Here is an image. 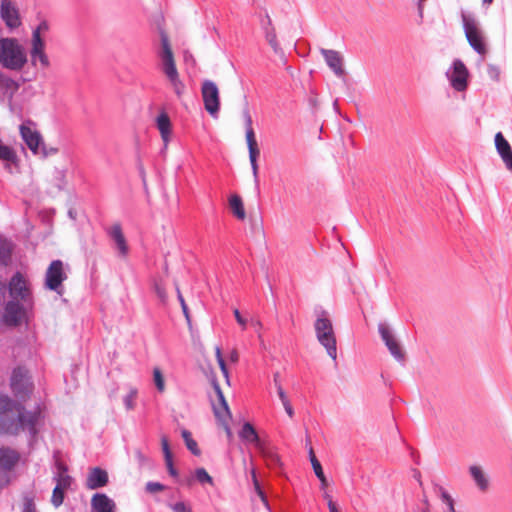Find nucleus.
<instances>
[{
	"label": "nucleus",
	"mask_w": 512,
	"mask_h": 512,
	"mask_svg": "<svg viewBox=\"0 0 512 512\" xmlns=\"http://www.w3.org/2000/svg\"><path fill=\"white\" fill-rule=\"evenodd\" d=\"M40 423V411H24L8 396L0 395V433L16 435L27 430L35 437Z\"/></svg>",
	"instance_id": "f257e3e1"
},
{
	"label": "nucleus",
	"mask_w": 512,
	"mask_h": 512,
	"mask_svg": "<svg viewBox=\"0 0 512 512\" xmlns=\"http://www.w3.org/2000/svg\"><path fill=\"white\" fill-rule=\"evenodd\" d=\"M27 62L24 48L13 38L0 39V63L3 67L18 71Z\"/></svg>",
	"instance_id": "f03ea898"
},
{
	"label": "nucleus",
	"mask_w": 512,
	"mask_h": 512,
	"mask_svg": "<svg viewBox=\"0 0 512 512\" xmlns=\"http://www.w3.org/2000/svg\"><path fill=\"white\" fill-rule=\"evenodd\" d=\"M314 329L318 342L326 349L327 354L333 360L337 358V342L332 321L322 312L314 323Z\"/></svg>",
	"instance_id": "7ed1b4c3"
},
{
	"label": "nucleus",
	"mask_w": 512,
	"mask_h": 512,
	"mask_svg": "<svg viewBox=\"0 0 512 512\" xmlns=\"http://www.w3.org/2000/svg\"><path fill=\"white\" fill-rule=\"evenodd\" d=\"M463 28L465 36L470 46L480 55L487 53L485 37L479 27L478 21L469 15L462 14Z\"/></svg>",
	"instance_id": "20e7f679"
},
{
	"label": "nucleus",
	"mask_w": 512,
	"mask_h": 512,
	"mask_svg": "<svg viewBox=\"0 0 512 512\" xmlns=\"http://www.w3.org/2000/svg\"><path fill=\"white\" fill-rule=\"evenodd\" d=\"M244 121H245V127H246V142L248 146L249 151V160L252 168V173L254 177V182L256 187H259V179H258V164H257V158L260 154V150L258 148V144L255 138V133L252 127V118L249 113V110L245 108L242 112Z\"/></svg>",
	"instance_id": "39448f33"
},
{
	"label": "nucleus",
	"mask_w": 512,
	"mask_h": 512,
	"mask_svg": "<svg viewBox=\"0 0 512 512\" xmlns=\"http://www.w3.org/2000/svg\"><path fill=\"white\" fill-rule=\"evenodd\" d=\"M11 387L16 397L25 400L32 391V382L28 376V371L24 368H16L11 377Z\"/></svg>",
	"instance_id": "423d86ee"
},
{
	"label": "nucleus",
	"mask_w": 512,
	"mask_h": 512,
	"mask_svg": "<svg viewBox=\"0 0 512 512\" xmlns=\"http://www.w3.org/2000/svg\"><path fill=\"white\" fill-rule=\"evenodd\" d=\"M205 109L215 117L220 107L219 90L217 85L211 80H205L201 88Z\"/></svg>",
	"instance_id": "0eeeda50"
},
{
	"label": "nucleus",
	"mask_w": 512,
	"mask_h": 512,
	"mask_svg": "<svg viewBox=\"0 0 512 512\" xmlns=\"http://www.w3.org/2000/svg\"><path fill=\"white\" fill-rule=\"evenodd\" d=\"M66 278L67 274L64 270L63 262L61 260H54L46 271L45 285L48 289L61 294L60 288L62 287V282L66 280Z\"/></svg>",
	"instance_id": "6e6552de"
},
{
	"label": "nucleus",
	"mask_w": 512,
	"mask_h": 512,
	"mask_svg": "<svg viewBox=\"0 0 512 512\" xmlns=\"http://www.w3.org/2000/svg\"><path fill=\"white\" fill-rule=\"evenodd\" d=\"M9 294L12 300L24 302L26 306H32L30 290L20 273H16L9 283Z\"/></svg>",
	"instance_id": "1a4fd4ad"
},
{
	"label": "nucleus",
	"mask_w": 512,
	"mask_h": 512,
	"mask_svg": "<svg viewBox=\"0 0 512 512\" xmlns=\"http://www.w3.org/2000/svg\"><path fill=\"white\" fill-rule=\"evenodd\" d=\"M451 86L457 91H464L467 88L468 69L465 64L456 59L453 62L452 68L446 73Z\"/></svg>",
	"instance_id": "9d476101"
},
{
	"label": "nucleus",
	"mask_w": 512,
	"mask_h": 512,
	"mask_svg": "<svg viewBox=\"0 0 512 512\" xmlns=\"http://www.w3.org/2000/svg\"><path fill=\"white\" fill-rule=\"evenodd\" d=\"M32 306H26L24 302L11 300L6 304L4 321L8 325H18L26 316V312Z\"/></svg>",
	"instance_id": "9b49d317"
},
{
	"label": "nucleus",
	"mask_w": 512,
	"mask_h": 512,
	"mask_svg": "<svg viewBox=\"0 0 512 512\" xmlns=\"http://www.w3.org/2000/svg\"><path fill=\"white\" fill-rule=\"evenodd\" d=\"M378 330L381 335L382 340L387 346L391 355L398 361H402L404 359V351L402 350L401 345L393 335L392 331L388 327V325L384 323H380L378 325Z\"/></svg>",
	"instance_id": "f8f14e48"
},
{
	"label": "nucleus",
	"mask_w": 512,
	"mask_h": 512,
	"mask_svg": "<svg viewBox=\"0 0 512 512\" xmlns=\"http://www.w3.org/2000/svg\"><path fill=\"white\" fill-rule=\"evenodd\" d=\"M320 53L324 57L327 66L337 77L342 78L346 75L344 57L339 51L321 48Z\"/></svg>",
	"instance_id": "ddd939ff"
},
{
	"label": "nucleus",
	"mask_w": 512,
	"mask_h": 512,
	"mask_svg": "<svg viewBox=\"0 0 512 512\" xmlns=\"http://www.w3.org/2000/svg\"><path fill=\"white\" fill-rule=\"evenodd\" d=\"M213 387L218 398V404L213 403L214 415L221 424H225V422H227L231 417L228 403L224 397L220 385L216 381L213 382Z\"/></svg>",
	"instance_id": "4468645a"
},
{
	"label": "nucleus",
	"mask_w": 512,
	"mask_h": 512,
	"mask_svg": "<svg viewBox=\"0 0 512 512\" xmlns=\"http://www.w3.org/2000/svg\"><path fill=\"white\" fill-rule=\"evenodd\" d=\"M494 144L497 153L505 163L507 169L512 171V148L501 132L496 133Z\"/></svg>",
	"instance_id": "2eb2a0df"
},
{
	"label": "nucleus",
	"mask_w": 512,
	"mask_h": 512,
	"mask_svg": "<svg viewBox=\"0 0 512 512\" xmlns=\"http://www.w3.org/2000/svg\"><path fill=\"white\" fill-rule=\"evenodd\" d=\"M108 235L114 242L119 256L125 257L129 252V248L122 232L121 225L119 223L113 224L108 230Z\"/></svg>",
	"instance_id": "dca6fc26"
},
{
	"label": "nucleus",
	"mask_w": 512,
	"mask_h": 512,
	"mask_svg": "<svg viewBox=\"0 0 512 512\" xmlns=\"http://www.w3.org/2000/svg\"><path fill=\"white\" fill-rule=\"evenodd\" d=\"M20 134L23 141L26 143L29 149L34 154H39L40 148L43 145L40 134L36 131L31 130L29 127H26L25 125L20 126Z\"/></svg>",
	"instance_id": "f3484780"
},
{
	"label": "nucleus",
	"mask_w": 512,
	"mask_h": 512,
	"mask_svg": "<svg viewBox=\"0 0 512 512\" xmlns=\"http://www.w3.org/2000/svg\"><path fill=\"white\" fill-rule=\"evenodd\" d=\"M468 471L476 487L481 492H485L489 489V478L484 469L482 468V466L477 464L470 465Z\"/></svg>",
	"instance_id": "a211bd4d"
},
{
	"label": "nucleus",
	"mask_w": 512,
	"mask_h": 512,
	"mask_svg": "<svg viewBox=\"0 0 512 512\" xmlns=\"http://www.w3.org/2000/svg\"><path fill=\"white\" fill-rule=\"evenodd\" d=\"M19 453L9 447L0 448V468L1 471L9 472L19 461Z\"/></svg>",
	"instance_id": "6ab92c4d"
},
{
	"label": "nucleus",
	"mask_w": 512,
	"mask_h": 512,
	"mask_svg": "<svg viewBox=\"0 0 512 512\" xmlns=\"http://www.w3.org/2000/svg\"><path fill=\"white\" fill-rule=\"evenodd\" d=\"M108 483V474L105 470L95 467L88 474L86 486L93 490L105 486Z\"/></svg>",
	"instance_id": "aec40b11"
},
{
	"label": "nucleus",
	"mask_w": 512,
	"mask_h": 512,
	"mask_svg": "<svg viewBox=\"0 0 512 512\" xmlns=\"http://www.w3.org/2000/svg\"><path fill=\"white\" fill-rule=\"evenodd\" d=\"M162 71L167 77L168 81L170 82V85L172 86L177 97H181L184 93L185 85L179 77L176 65L165 67L164 69H162Z\"/></svg>",
	"instance_id": "412c9836"
},
{
	"label": "nucleus",
	"mask_w": 512,
	"mask_h": 512,
	"mask_svg": "<svg viewBox=\"0 0 512 512\" xmlns=\"http://www.w3.org/2000/svg\"><path fill=\"white\" fill-rule=\"evenodd\" d=\"M1 17L9 27H16L19 25L17 10L9 0H2L1 2Z\"/></svg>",
	"instance_id": "4be33fe9"
},
{
	"label": "nucleus",
	"mask_w": 512,
	"mask_h": 512,
	"mask_svg": "<svg viewBox=\"0 0 512 512\" xmlns=\"http://www.w3.org/2000/svg\"><path fill=\"white\" fill-rule=\"evenodd\" d=\"M93 512H113L114 502L105 494H95L91 499Z\"/></svg>",
	"instance_id": "5701e85b"
},
{
	"label": "nucleus",
	"mask_w": 512,
	"mask_h": 512,
	"mask_svg": "<svg viewBox=\"0 0 512 512\" xmlns=\"http://www.w3.org/2000/svg\"><path fill=\"white\" fill-rule=\"evenodd\" d=\"M239 437L244 441L254 444L257 450L265 444L260 440L255 428L249 422L243 424Z\"/></svg>",
	"instance_id": "b1692460"
},
{
	"label": "nucleus",
	"mask_w": 512,
	"mask_h": 512,
	"mask_svg": "<svg viewBox=\"0 0 512 512\" xmlns=\"http://www.w3.org/2000/svg\"><path fill=\"white\" fill-rule=\"evenodd\" d=\"M156 124L166 149L171 135V122L168 115L165 112L161 113L156 119Z\"/></svg>",
	"instance_id": "393cba45"
},
{
	"label": "nucleus",
	"mask_w": 512,
	"mask_h": 512,
	"mask_svg": "<svg viewBox=\"0 0 512 512\" xmlns=\"http://www.w3.org/2000/svg\"><path fill=\"white\" fill-rule=\"evenodd\" d=\"M161 45H162V49L160 52V58H161L162 69H164L165 67H170L172 65H176L168 37L165 34H162V36H161Z\"/></svg>",
	"instance_id": "a878e982"
},
{
	"label": "nucleus",
	"mask_w": 512,
	"mask_h": 512,
	"mask_svg": "<svg viewBox=\"0 0 512 512\" xmlns=\"http://www.w3.org/2000/svg\"><path fill=\"white\" fill-rule=\"evenodd\" d=\"M258 452L264 458L268 467L273 468L281 464L278 454L266 444L260 447Z\"/></svg>",
	"instance_id": "bb28decb"
},
{
	"label": "nucleus",
	"mask_w": 512,
	"mask_h": 512,
	"mask_svg": "<svg viewBox=\"0 0 512 512\" xmlns=\"http://www.w3.org/2000/svg\"><path fill=\"white\" fill-rule=\"evenodd\" d=\"M229 206L233 213V215L239 219L244 220L246 217V212L244 209V205L242 199L239 195L233 194L229 197Z\"/></svg>",
	"instance_id": "cd10ccee"
},
{
	"label": "nucleus",
	"mask_w": 512,
	"mask_h": 512,
	"mask_svg": "<svg viewBox=\"0 0 512 512\" xmlns=\"http://www.w3.org/2000/svg\"><path fill=\"white\" fill-rule=\"evenodd\" d=\"M57 470L58 471L54 476L56 485L67 489L72 483V478L67 474V467L63 463L57 462Z\"/></svg>",
	"instance_id": "c85d7f7f"
},
{
	"label": "nucleus",
	"mask_w": 512,
	"mask_h": 512,
	"mask_svg": "<svg viewBox=\"0 0 512 512\" xmlns=\"http://www.w3.org/2000/svg\"><path fill=\"white\" fill-rule=\"evenodd\" d=\"M13 245L6 239L0 240V262L7 265L10 262Z\"/></svg>",
	"instance_id": "c756f323"
},
{
	"label": "nucleus",
	"mask_w": 512,
	"mask_h": 512,
	"mask_svg": "<svg viewBox=\"0 0 512 512\" xmlns=\"http://www.w3.org/2000/svg\"><path fill=\"white\" fill-rule=\"evenodd\" d=\"M181 436H182L188 450H190L191 453L196 456L200 455L201 451L198 448L197 442L192 438L191 433L188 430L183 429L181 431Z\"/></svg>",
	"instance_id": "7c9ffc66"
},
{
	"label": "nucleus",
	"mask_w": 512,
	"mask_h": 512,
	"mask_svg": "<svg viewBox=\"0 0 512 512\" xmlns=\"http://www.w3.org/2000/svg\"><path fill=\"white\" fill-rule=\"evenodd\" d=\"M0 86L5 89L7 92H10L12 96L19 88V85L12 80L11 78L5 76L4 74H0Z\"/></svg>",
	"instance_id": "2f4dec72"
},
{
	"label": "nucleus",
	"mask_w": 512,
	"mask_h": 512,
	"mask_svg": "<svg viewBox=\"0 0 512 512\" xmlns=\"http://www.w3.org/2000/svg\"><path fill=\"white\" fill-rule=\"evenodd\" d=\"M0 159L8 163H14L17 156L12 148L0 143Z\"/></svg>",
	"instance_id": "473e14b6"
},
{
	"label": "nucleus",
	"mask_w": 512,
	"mask_h": 512,
	"mask_svg": "<svg viewBox=\"0 0 512 512\" xmlns=\"http://www.w3.org/2000/svg\"><path fill=\"white\" fill-rule=\"evenodd\" d=\"M30 54L33 64L38 59L43 67L49 66V60L47 55L44 53V48H37L36 51L35 48H31Z\"/></svg>",
	"instance_id": "72a5a7b5"
},
{
	"label": "nucleus",
	"mask_w": 512,
	"mask_h": 512,
	"mask_svg": "<svg viewBox=\"0 0 512 512\" xmlns=\"http://www.w3.org/2000/svg\"><path fill=\"white\" fill-rule=\"evenodd\" d=\"M312 467L315 475L321 482V488L324 489L327 486L328 482L326 476L324 475L322 466L316 457H313L312 459Z\"/></svg>",
	"instance_id": "f704fd0d"
},
{
	"label": "nucleus",
	"mask_w": 512,
	"mask_h": 512,
	"mask_svg": "<svg viewBox=\"0 0 512 512\" xmlns=\"http://www.w3.org/2000/svg\"><path fill=\"white\" fill-rule=\"evenodd\" d=\"M265 38H266L267 42L269 43V45L274 50V52H276V53L279 52L280 47H279V43L277 41L275 29L273 27L271 29H266Z\"/></svg>",
	"instance_id": "c9c22d12"
},
{
	"label": "nucleus",
	"mask_w": 512,
	"mask_h": 512,
	"mask_svg": "<svg viewBox=\"0 0 512 512\" xmlns=\"http://www.w3.org/2000/svg\"><path fill=\"white\" fill-rule=\"evenodd\" d=\"M153 380L157 390L159 392H163L165 390L164 376L161 370L157 367L153 369Z\"/></svg>",
	"instance_id": "e433bc0d"
},
{
	"label": "nucleus",
	"mask_w": 512,
	"mask_h": 512,
	"mask_svg": "<svg viewBox=\"0 0 512 512\" xmlns=\"http://www.w3.org/2000/svg\"><path fill=\"white\" fill-rule=\"evenodd\" d=\"M64 490L65 488L59 487L58 485L55 486L51 498V502L55 507H59L64 500Z\"/></svg>",
	"instance_id": "4c0bfd02"
},
{
	"label": "nucleus",
	"mask_w": 512,
	"mask_h": 512,
	"mask_svg": "<svg viewBox=\"0 0 512 512\" xmlns=\"http://www.w3.org/2000/svg\"><path fill=\"white\" fill-rule=\"evenodd\" d=\"M195 478L197 479V481H199L202 484H204V483H209L211 485L213 484L212 477L208 474V472L204 468H198L195 470Z\"/></svg>",
	"instance_id": "58836bf2"
},
{
	"label": "nucleus",
	"mask_w": 512,
	"mask_h": 512,
	"mask_svg": "<svg viewBox=\"0 0 512 512\" xmlns=\"http://www.w3.org/2000/svg\"><path fill=\"white\" fill-rule=\"evenodd\" d=\"M251 474H252V480H253V484H254V488H255L256 493L258 494V496L260 497V499L262 500L264 505L266 507H268L267 498H266L264 492L262 491V489L260 487L259 481H258L257 476H256V472H255L254 469H252Z\"/></svg>",
	"instance_id": "ea45409f"
},
{
	"label": "nucleus",
	"mask_w": 512,
	"mask_h": 512,
	"mask_svg": "<svg viewBox=\"0 0 512 512\" xmlns=\"http://www.w3.org/2000/svg\"><path fill=\"white\" fill-rule=\"evenodd\" d=\"M441 500L447 505L446 512H456L453 498L443 489L441 490Z\"/></svg>",
	"instance_id": "a19ab883"
},
{
	"label": "nucleus",
	"mask_w": 512,
	"mask_h": 512,
	"mask_svg": "<svg viewBox=\"0 0 512 512\" xmlns=\"http://www.w3.org/2000/svg\"><path fill=\"white\" fill-rule=\"evenodd\" d=\"M176 291H177L178 300H179V302L181 304V308H182L183 314H184V316H185V318L187 320L188 325H191V319H190L188 307H187V304H186V302H185V300H184V298H183V296H182L178 286H176Z\"/></svg>",
	"instance_id": "79ce46f5"
},
{
	"label": "nucleus",
	"mask_w": 512,
	"mask_h": 512,
	"mask_svg": "<svg viewBox=\"0 0 512 512\" xmlns=\"http://www.w3.org/2000/svg\"><path fill=\"white\" fill-rule=\"evenodd\" d=\"M22 512H37L34 500L29 495L23 497V508Z\"/></svg>",
	"instance_id": "37998d69"
},
{
	"label": "nucleus",
	"mask_w": 512,
	"mask_h": 512,
	"mask_svg": "<svg viewBox=\"0 0 512 512\" xmlns=\"http://www.w3.org/2000/svg\"><path fill=\"white\" fill-rule=\"evenodd\" d=\"M154 292L156 293L157 297L162 303H166L167 301V294L165 291L164 286L160 282L154 283Z\"/></svg>",
	"instance_id": "c03bdc74"
},
{
	"label": "nucleus",
	"mask_w": 512,
	"mask_h": 512,
	"mask_svg": "<svg viewBox=\"0 0 512 512\" xmlns=\"http://www.w3.org/2000/svg\"><path fill=\"white\" fill-rule=\"evenodd\" d=\"M137 390L131 389L130 392L124 398V404L127 409L131 410L134 408V399L136 398Z\"/></svg>",
	"instance_id": "a18cd8bd"
},
{
	"label": "nucleus",
	"mask_w": 512,
	"mask_h": 512,
	"mask_svg": "<svg viewBox=\"0 0 512 512\" xmlns=\"http://www.w3.org/2000/svg\"><path fill=\"white\" fill-rule=\"evenodd\" d=\"M215 353H216V358H217L218 364L220 366V369H221L223 375L227 378L228 377V370H227L225 361H224V359L222 357V353H221L220 347H216Z\"/></svg>",
	"instance_id": "49530a36"
},
{
	"label": "nucleus",
	"mask_w": 512,
	"mask_h": 512,
	"mask_svg": "<svg viewBox=\"0 0 512 512\" xmlns=\"http://www.w3.org/2000/svg\"><path fill=\"white\" fill-rule=\"evenodd\" d=\"M164 489H165V486L159 482H148L146 484V491L149 493H152V494L163 491Z\"/></svg>",
	"instance_id": "de8ad7c7"
},
{
	"label": "nucleus",
	"mask_w": 512,
	"mask_h": 512,
	"mask_svg": "<svg viewBox=\"0 0 512 512\" xmlns=\"http://www.w3.org/2000/svg\"><path fill=\"white\" fill-rule=\"evenodd\" d=\"M161 446H162V451H163V454H164V458L165 459L172 458V453L170 451L168 438L165 435H163L161 437Z\"/></svg>",
	"instance_id": "09e8293b"
},
{
	"label": "nucleus",
	"mask_w": 512,
	"mask_h": 512,
	"mask_svg": "<svg viewBox=\"0 0 512 512\" xmlns=\"http://www.w3.org/2000/svg\"><path fill=\"white\" fill-rule=\"evenodd\" d=\"M45 43L43 39L41 38V34H38L37 32H33L32 34V48H44Z\"/></svg>",
	"instance_id": "8fccbe9b"
},
{
	"label": "nucleus",
	"mask_w": 512,
	"mask_h": 512,
	"mask_svg": "<svg viewBox=\"0 0 512 512\" xmlns=\"http://www.w3.org/2000/svg\"><path fill=\"white\" fill-rule=\"evenodd\" d=\"M173 512H192L190 506L184 502H177L170 506Z\"/></svg>",
	"instance_id": "3c124183"
},
{
	"label": "nucleus",
	"mask_w": 512,
	"mask_h": 512,
	"mask_svg": "<svg viewBox=\"0 0 512 512\" xmlns=\"http://www.w3.org/2000/svg\"><path fill=\"white\" fill-rule=\"evenodd\" d=\"M487 73L492 80H494V81L499 80L500 70L498 67L489 64L487 67Z\"/></svg>",
	"instance_id": "603ef678"
},
{
	"label": "nucleus",
	"mask_w": 512,
	"mask_h": 512,
	"mask_svg": "<svg viewBox=\"0 0 512 512\" xmlns=\"http://www.w3.org/2000/svg\"><path fill=\"white\" fill-rule=\"evenodd\" d=\"M11 481L10 473L7 471H0V490L6 487Z\"/></svg>",
	"instance_id": "864d4df0"
},
{
	"label": "nucleus",
	"mask_w": 512,
	"mask_h": 512,
	"mask_svg": "<svg viewBox=\"0 0 512 512\" xmlns=\"http://www.w3.org/2000/svg\"><path fill=\"white\" fill-rule=\"evenodd\" d=\"M58 152V149L57 148H54V147H50L49 149H47L44 144L41 146L40 148V153L43 157H47L49 155H54Z\"/></svg>",
	"instance_id": "5fc2aeb1"
},
{
	"label": "nucleus",
	"mask_w": 512,
	"mask_h": 512,
	"mask_svg": "<svg viewBox=\"0 0 512 512\" xmlns=\"http://www.w3.org/2000/svg\"><path fill=\"white\" fill-rule=\"evenodd\" d=\"M48 30H49V24L46 20H43L39 23V25L34 29L33 32L42 34V33H46Z\"/></svg>",
	"instance_id": "6e6d98bb"
},
{
	"label": "nucleus",
	"mask_w": 512,
	"mask_h": 512,
	"mask_svg": "<svg viewBox=\"0 0 512 512\" xmlns=\"http://www.w3.org/2000/svg\"><path fill=\"white\" fill-rule=\"evenodd\" d=\"M165 463H166V466H167L169 474L171 476H173V477H176L178 475V473H177L176 469L173 466L172 458L165 459Z\"/></svg>",
	"instance_id": "4d7b16f0"
},
{
	"label": "nucleus",
	"mask_w": 512,
	"mask_h": 512,
	"mask_svg": "<svg viewBox=\"0 0 512 512\" xmlns=\"http://www.w3.org/2000/svg\"><path fill=\"white\" fill-rule=\"evenodd\" d=\"M234 316H235V318H236V321H237V322H238V323H239L243 328H245V327H246V323H247V321H246V319H244V318L241 316V314H240V312H239V310H238V309H235V310H234Z\"/></svg>",
	"instance_id": "13d9d810"
},
{
	"label": "nucleus",
	"mask_w": 512,
	"mask_h": 512,
	"mask_svg": "<svg viewBox=\"0 0 512 512\" xmlns=\"http://www.w3.org/2000/svg\"><path fill=\"white\" fill-rule=\"evenodd\" d=\"M282 404L284 406V409H285L286 413L289 415V417H293L294 410H293L290 402L289 401H284V403H282Z\"/></svg>",
	"instance_id": "bf43d9fd"
},
{
	"label": "nucleus",
	"mask_w": 512,
	"mask_h": 512,
	"mask_svg": "<svg viewBox=\"0 0 512 512\" xmlns=\"http://www.w3.org/2000/svg\"><path fill=\"white\" fill-rule=\"evenodd\" d=\"M277 392H278V396L282 403H284V401H289L284 390L282 389V387L280 385H278V387H277Z\"/></svg>",
	"instance_id": "052dcab7"
},
{
	"label": "nucleus",
	"mask_w": 512,
	"mask_h": 512,
	"mask_svg": "<svg viewBox=\"0 0 512 512\" xmlns=\"http://www.w3.org/2000/svg\"><path fill=\"white\" fill-rule=\"evenodd\" d=\"M328 508L330 512H339L337 505L335 502H333V500H329Z\"/></svg>",
	"instance_id": "680f3d73"
},
{
	"label": "nucleus",
	"mask_w": 512,
	"mask_h": 512,
	"mask_svg": "<svg viewBox=\"0 0 512 512\" xmlns=\"http://www.w3.org/2000/svg\"><path fill=\"white\" fill-rule=\"evenodd\" d=\"M238 358H239V356H238V352H237L236 350H233V351L231 352V354H230V360H231L232 362H237V361H238Z\"/></svg>",
	"instance_id": "e2e57ef3"
},
{
	"label": "nucleus",
	"mask_w": 512,
	"mask_h": 512,
	"mask_svg": "<svg viewBox=\"0 0 512 512\" xmlns=\"http://www.w3.org/2000/svg\"><path fill=\"white\" fill-rule=\"evenodd\" d=\"M222 425L224 426V429H225V431H226V433H227V436H228L229 438H231V437H232V432H231V429H230V427H229V425H228V421H227V422H225V424H222Z\"/></svg>",
	"instance_id": "0e129e2a"
},
{
	"label": "nucleus",
	"mask_w": 512,
	"mask_h": 512,
	"mask_svg": "<svg viewBox=\"0 0 512 512\" xmlns=\"http://www.w3.org/2000/svg\"><path fill=\"white\" fill-rule=\"evenodd\" d=\"M251 323H252V325H253L255 328H257V329H260V328L262 327V323H261V321H259V320H252V322H251Z\"/></svg>",
	"instance_id": "69168bd1"
},
{
	"label": "nucleus",
	"mask_w": 512,
	"mask_h": 512,
	"mask_svg": "<svg viewBox=\"0 0 512 512\" xmlns=\"http://www.w3.org/2000/svg\"><path fill=\"white\" fill-rule=\"evenodd\" d=\"M423 504H424V507L422 509H428V511L430 512V505H429V501L427 498L423 499Z\"/></svg>",
	"instance_id": "338daca9"
},
{
	"label": "nucleus",
	"mask_w": 512,
	"mask_h": 512,
	"mask_svg": "<svg viewBox=\"0 0 512 512\" xmlns=\"http://www.w3.org/2000/svg\"><path fill=\"white\" fill-rule=\"evenodd\" d=\"M137 458L139 459V461L143 462L145 461V457L144 455L141 453V452H137Z\"/></svg>",
	"instance_id": "774afa93"
}]
</instances>
